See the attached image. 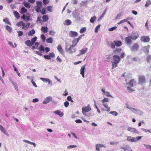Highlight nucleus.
<instances>
[{
	"label": "nucleus",
	"mask_w": 151,
	"mask_h": 151,
	"mask_svg": "<svg viewBox=\"0 0 151 151\" xmlns=\"http://www.w3.org/2000/svg\"><path fill=\"white\" fill-rule=\"evenodd\" d=\"M91 108L90 107L89 104H88L87 106H85V107H83L82 108V112L83 114L87 116H90L91 115V113H89L86 114V113L87 112L91 110Z\"/></svg>",
	"instance_id": "1"
},
{
	"label": "nucleus",
	"mask_w": 151,
	"mask_h": 151,
	"mask_svg": "<svg viewBox=\"0 0 151 151\" xmlns=\"http://www.w3.org/2000/svg\"><path fill=\"white\" fill-rule=\"evenodd\" d=\"M126 105L127 108L129 109L131 111L135 113V114H139L140 115H142L143 114V111H140L139 110L136 109L131 107V106H129L127 104H126Z\"/></svg>",
	"instance_id": "2"
},
{
	"label": "nucleus",
	"mask_w": 151,
	"mask_h": 151,
	"mask_svg": "<svg viewBox=\"0 0 151 151\" xmlns=\"http://www.w3.org/2000/svg\"><path fill=\"white\" fill-rule=\"evenodd\" d=\"M68 45L67 43H66L65 46V50L67 52H68L69 53L71 54L76 52V50L75 48L74 49L70 47L68 48Z\"/></svg>",
	"instance_id": "3"
},
{
	"label": "nucleus",
	"mask_w": 151,
	"mask_h": 151,
	"mask_svg": "<svg viewBox=\"0 0 151 151\" xmlns=\"http://www.w3.org/2000/svg\"><path fill=\"white\" fill-rule=\"evenodd\" d=\"M139 47L138 44L135 43L130 47L131 51L132 52L137 51L139 49Z\"/></svg>",
	"instance_id": "4"
},
{
	"label": "nucleus",
	"mask_w": 151,
	"mask_h": 151,
	"mask_svg": "<svg viewBox=\"0 0 151 151\" xmlns=\"http://www.w3.org/2000/svg\"><path fill=\"white\" fill-rule=\"evenodd\" d=\"M125 42L127 45H131L132 43V41L131 37H127L125 38Z\"/></svg>",
	"instance_id": "5"
},
{
	"label": "nucleus",
	"mask_w": 151,
	"mask_h": 151,
	"mask_svg": "<svg viewBox=\"0 0 151 151\" xmlns=\"http://www.w3.org/2000/svg\"><path fill=\"white\" fill-rule=\"evenodd\" d=\"M131 37L132 39L133 40H136L139 37V34L137 32H132L131 36H129Z\"/></svg>",
	"instance_id": "6"
},
{
	"label": "nucleus",
	"mask_w": 151,
	"mask_h": 151,
	"mask_svg": "<svg viewBox=\"0 0 151 151\" xmlns=\"http://www.w3.org/2000/svg\"><path fill=\"white\" fill-rule=\"evenodd\" d=\"M149 37L147 36H142L141 37L140 40L142 42H148L150 40Z\"/></svg>",
	"instance_id": "7"
},
{
	"label": "nucleus",
	"mask_w": 151,
	"mask_h": 151,
	"mask_svg": "<svg viewBox=\"0 0 151 151\" xmlns=\"http://www.w3.org/2000/svg\"><path fill=\"white\" fill-rule=\"evenodd\" d=\"M127 130L131 132H133L136 134L139 133L137 130L134 128L131 127H128Z\"/></svg>",
	"instance_id": "8"
},
{
	"label": "nucleus",
	"mask_w": 151,
	"mask_h": 151,
	"mask_svg": "<svg viewBox=\"0 0 151 151\" xmlns=\"http://www.w3.org/2000/svg\"><path fill=\"white\" fill-rule=\"evenodd\" d=\"M88 51V48H83L81 50H79V54L77 55V56H79L81 55H83L87 52Z\"/></svg>",
	"instance_id": "9"
},
{
	"label": "nucleus",
	"mask_w": 151,
	"mask_h": 151,
	"mask_svg": "<svg viewBox=\"0 0 151 151\" xmlns=\"http://www.w3.org/2000/svg\"><path fill=\"white\" fill-rule=\"evenodd\" d=\"M73 17L77 20H78L80 19V17L79 16V14L77 12L75 11L73 13Z\"/></svg>",
	"instance_id": "10"
},
{
	"label": "nucleus",
	"mask_w": 151,
	"mask_h": 151,
	"mask_svg": "<svg viewBox=\"0 0 151 151\" xmlns=\"http://www.w3.org/2000/svg\"><path fill=\"white\" fill-rule=\"evenodd\" d=\"M52 97L51 96H49L47 97L43 101V103L44 104H46L52 101Z\"/></svg>",
	"instance_id": "11"
},
{
	"label": "nucleus",
	"mask_w": 151,
	"mask_h": 151,
	"mask_svg": "<svg viewBox=\"0 0 151 151\" xmlns=\"http://www.w3.org/2000/svg\"><path fill=\"white\" fill-rule=\"evenodd\" d=\"M138 80L139 83L141 84L145 83L146 82L145 77L143 76H139Z\"/></svg>",
	"instance_id": "12"
},
{
	"label": "nucleus",
	"mask_w": 151,
	"mask_h": 151,
	"mask_svg": "<svg viewBox=\"0 0 151 151\" xmlns=\"http://www.w3.org/2000/svg\"><path fill=\"white\" fill-rule=\"evenodd\" d=\"M69 35L71 37H75L78 35V33L76 32L71 31L69 32Z\"/></svg>",
	"instance_id": "13"
},
{
	"label": "nucleus",
	"mask_w": 151,
	"mask_h": 151,
	"mask_svg": "<svg viewBox=\"0 0 151 151\" xmlns=\"http://www.w3.org/2000/svg\"><path fill=\"white\" fill-rule=\"evenodd\" d=\"M86 66V65H84L82 66L81 67V70H80V73L81 75L83 77H85L84 76V71L85 69V67Z\"/></svg>",
	"instance_id": "14"
},
{
	"label": "nucleus",
	"mask_w": 151,
	"mask_h": 151,
	"mask_svg": "<svg viewBox=\"0 0 151 151\" xmlns=\"http://www.w3.org/2000/svg\"><path fill=\"white\" fill-rule=\"evenodd\" d=\"M0 130L1 132L5 135L7 136H9V134L8 133L7 131L1 125H0Z\"/></svg>",
	"instance_id": "15"
},
{
	"label": "nucleus",
	"mask_w": 151,
	"mask_h": 151,
	"mask_svg": "<svg viewBox=\"0 0 151 151\" xmlns=\"http://www.w3.org/2000/svg\"><path fill=\"white\" fill-rule=\"evenodd\" d=\"M120 58L119 56L117 55H114L113 56V60L114 62L119 63L120 60Z\"/></svg>",
	"instance_id": "16"
},
{
	"label": "nucleus",
	"mask_w": 151,
	"mask_h": 151,
	"mask_svg": "<svg viewBox=\"0 0 151 151\" xmlns=\"http://www.w3.org/2000/svg\"><path fill=\"white\" fill-rule=\"evenodd\" d=\"M150 47L149 45L143 47V51L146 54H148L149 53Z\"/></svg>",
	"instance_id": "17"
},
{
	"label": "nucleus",
	"mask_w": 151,
	"mask_h": 151,
	"mask_svg": "<svg viewBox=\"0 0 151 151\" xmlns=\"http://www.w3.org/2000/svg\"><path fill=\"white\" fill-rule=\"evenodd\" d=\"M55 114L58 115L60 117L63 116L64 114L63 112H61L60 111L58 110L53 112Z\"/></svg>",
	"instance_id": "18"
},
{
	"label": "nucleus",
	"mask_w": 151,
	"mask_h": 151,
	"mask_svg": "<svg viewBox=\"0 0 151 151\" xmlns=\"http://www.w3.org/2000/svg\"><path fill=\"white\" fill-rule=\"evenodd\" d=\"M127 140L131 142H135L136 139L135 137L132 136H128L127 137Z\"/></svg>",
	"instance_id": "19"
},
{
	"label": "nucleus",
	"mask_w": 151,
	"mask_h": 151,
	"mask_svg": "<svg viewBox=\"0 0 151 151\" xmlns=\"http://www.w3.org/2000/svg\"><path fill=\"white\" fill-rule=\"evenodd\" d=\"M108 45L113 49H114L115 47L114 43L112 42H108Z\"/></svg>",
	"instance_id": "20"
},
{
	"label": "nucleus",
	"mask_w": 151,
	"mask_h": 151,
	"mask_svg": "<svg viewBox=\"0 0 151 151\" xmlns=\"http://www.w3.org/2000/svg\"><path fill=\"white\" fill-rule=\"evenodd\" d=\"M114 43L115 45L117 47H120L122 45V42L120 41H116L114 40Z\"/></svg>",
	"instance_id": "21"
},
{
	"label": "nucleus",
	"mask_w": 151,
	"mask_h": 151,
	"mask_svg": "<svg viewBox=\"0 0 151 151\" xmlns=\"http://www.w3.org/2000/svg\"><path fill=\"white\" fill-rule=\"evenodd\" d=\"M23 141L26 143L33 145L34 147H36V144L35 143L30 142L26 139L23 140Z\"/></svg>",
	"instance_id": "22"
},
{
	"label": "nucleus",
	"mask_w": 151,
	"mask_h": 151,
	"mask_svg": "<svg viewBox=\"0 0 151 151\" xmlns=\"http://www.w3.org/2000/svg\"><path fill=\"white\" fill-rule=\"evenodd\" d=\"M57 49L61 54H63V51L61 45H58Z\"/></svg>",
	"instance_id": "23"
},
{
	"label": "nucleus",
	"mask_w": 151,
	"mask_h": 151,
	"mask_svg": "<svg viewBox=\"0 0 151 151\" xmlns=\"http://www.w3.org/2000/svg\"><path fill=\"white\" fill-rule=\"evenodd\" d=\"M72 22L69 19H67L65 20L63 24L65 25H69L71 24Z\"/></svg>",
	"instance_id": "24"
},
{
	"label": "nucleus",
	"mask_w": 151,
	"mask_h": 151,
	"mask_svg": "<svg viewBox=\"0 0 151 151\" xmlns=\"http://www.w3.org/2000/svg\"><path fill=\"white\" fill-rule=\"evenodd\" d=\"M127 84L128 85H129L130 87H133V85L135 84V81L134 80H132Z\"/></svg>",
	"instance_id": "25"
},
{
	"label": "nucleus",
	"mask_w": 151,
	"mask_h": 151,
	"mask_svg": "<svg viewBox=\"0 0 151 151\" xmlns=\"http://www.w3.org/2000/svg\"><path fill=\"white\" fill-rule=\"evenodd\" d=\"M40 79L44 82L46 83L48 82L49 84L50 83V80L48 78H41Z\"/></svg>",
	"instance_id": "26"
},
{
	"label": "nucleus",
	"mask_w": 151,
	"mask_h": 151,
	"mask_svg": "<svg viewBox=\"0 0 151 151\" xmlns=\"http://www.w3.org/2000/svg\"><path fill=\"white\" fill-rule=\"evenodd\" d=\"M112 63V69H114L115 68H116L117 66V65L118 64V63H117V62H115L114 61H111Z\"/></svg>",
	"instance_id": "27"
},
{
	"label": "nucleus",
	"mask_w": 151,
	"mask_h": 151,
	"mask_svg": "<svg viewBox=\"0 0 151 151\" xmlns=\"http://www.w3.org/2000/svg\"><path fill=\"white\" fill-rule=\"evenodd\" d=\"M37 37H35L34 38L31 39L30 40L31 45H33L35 44V42L37 40Z\"/></svg>",
	"instance_id": "28"
},
{
	"label": "nucleus",
	"mask_w": 151,
	"mask_h": 151,
	"mask_svg": "<svg viewBox=\"0 0 151 151\" xmlns=\"http://www.w3.org/2000/svg\"><path fill=\"white\" fill-rule=\"evenodd\" d=\"M27 12V10L24 7H22L21 9L20 13L21 14H23Z\"/></svg>",
	"instance_id": "29"
},
{
	"label": "nucleus",
	"mask_w": 151,
	"mask_h": 151,
	"mask_svg": "<svg viewBox=\"0 0 151 151\" xmlns=\"http://www.w3.org/2000/svg\"><path fill=\"white\" fill-rule=\"evenodd\" d=\"M23 4L24 6L27 8H29L30 7V3L26 2L24 1L23 2Z\"/></svg>",
	"instance_id": "30"
},
{
	"label": "nucleus",
	"mask_w": 151,
	"mask_h": 151,
	"mask_svg": "<svg viewBox=\"0 0 151 151\" xmlns=\"http://www.w3.org/2000/svg\"><path fill=\"white\" fill-rule=\"evenodd\" d=\"M84 34H83L79 36V37L75 39H74V42H78L81 39L82 37L84 36Z\"/></svg>",
	"instance_id": "31"
},
{
	"label": "nucleus",
	"mask_w": 151,
	"mask_h": 151,
	"mask_svg": "<svg viewBox=\"0 0 151 151\" xmlns=\"http://www.w3.org/2000/svg\"><path fill=\"white\" fill-rule=\"evenodd\" d=\"M16 25L18 27H21L25 25V24L22 21H20L17 23L16 24Z\"/></svg>",
	"instance_id": "32"
},
{
	"label": "nucleus",
	"mask_w": 151,
	"mask_h": 151,
	"mask_svg": "<svg viewBox=\"0 0 151 151\" xmlns=\"http://www.w3.org/2000/svg\"><path fill=\"white\" fill-rule=\"evenodd\" d=\"M15 16L17 19H19L20 17L19 14L17 11H14L13 12Z\"/></svg>",
	"instance_id": "33"
},
{
	"label": "nucleus",
	"mask_w": 151,
	"mask_h": 151,
	"mask_svg": "<svg viewBox=\"0 0 151 151\" xmlns=\"http://www.w3.org/2000/svg\"><path fill=\"white\" fill-rule=\"evenodd\" d=\"M39 44H40L38 42H36L35 44V46H32V49L33 50H34L35 49H37L38 47V45H39Z\"/></svg>",
	"instance_id": "34"
},
{
	"label": "nucleus",
	"mask_w": 151,
	"mask_h": 151,
	"mask_svg": "<svg viewBox=\"0 0 151 151\" xmlns=\"http://www.w3.org/2000/svg\"><path fill=\"white\" fill-rule=\"evenodd\" d=\"M25 44L26 45L28 46H32V45H31L30 40H29L26 41L25 42Z\"/></svg>",
	"instance_id": "35"
},
{
	"label": "nucleus",
	"mask_w": 151,
	"mask_h": 151,
	"mask_svg": "<svg viewBox=\"0 0 151 151\" xmlns=\"http://www.w3.org/2000/svg\"><path fill=\"white\" fill-rule=\"evenodd\" d=\"M35 31L34 29H32V30L29 31V32L28 35L29 36H32L35 33Z\"/></svg>",
	"instance_id": "36"
},
{
	"label": "nucleus",
	"mask_w": 151,
	"mask_h": 151,
	"mask_svg": "<svg viewBox=\"0 0 151 151\" xmlns=\"http://www.w3.org/2000/svg\"><path fill=\"white\" fill-rule=\"evenodd\" d=\"M41 30L44 33H46L47 32V27H42L41 28Z\"/></svg>",
	"instance_id": "37"
},
{
	"label": "nucleus",
	"mask_w": 151,
	"mask_h": 151,
	"mask_svg": "<svg viewBox=\"0 0 151 151\" xmlns=\"http://www.w3.org/2000/svg\"><path fill=\"white\" fill-rule=\"evenodd\" d=\"M35 10L37 13H40L41 12V9L40 7L35 6L34 7Z\"/></svg>",
	"instance_id": "38"
},
{
	"label": "nucleus",
	"mask_w": 151,
	"mask_h": 151,
	"mask_svg": "<svg viewBox=\"0 0 151 151\" xmlns=\"http://www.w3.org/2000/svg\"><path fill=\"white\" fill-rule=\"evenodd\" d=\"M11 82L12 83V84L13 85L16 91H18V87L17 86V83L14 82L13 81H12V82Z\"/></svg>",
	"instance_id": "39"
},
{
	"label": "nucleus",
	"mask_w": 151,
	"mask_h": 151,
	"mask_svg": "<svg viewBox=\"0 0 151 151\" xmlns=\"http://www.w3.org/2000/svg\"><path fill=\"white\" fill-rule=\"evenodd\" d=\"M96 17L95 16L93 17H92L90 20V22L91 23H93L94 22L96 21Z\"/></svg>",
	"instance_id": "40"
},
{
	"label": "nucleus",
	"mask_w": 151,
	"mask_h": 151,
	"mask_svg": "<svg viewBox=\"0 0 151 151\" xmlns=\"http://www.w3.org/2000/svg\"><path fill=\"white\" fill-rule=\"evenodd\" d=\"M86 30V27H83L80 30V32L81 33H83Z\"/></svg>",
	"instance_id": "41"
},
{
	"label": "nucleus",
	"mask_w": 151,
	"mask_h": 151,
	"mask_svg": "<svg viewBox=\"0 0 151 151\" xmlns=\"http://www.w3.org/2000/svg\"><path fill=\"white\" fill-rule=\"evenodd\" d=\"M122 50V49L120 48H118L116 49L115 50H114V51L115 54H117L118 52H120Z\"/></svg>",
	"instance_id": "42"
},
{
	"label": "nucleus",
	"mask_w": 151,
	"mask_h": 151,
	"mask_svg": "<svg viewBox=\"0 0 151 151\" xmlns=\"http://www.w3.org/2000/svg\"><path fill=\"white\" fill-rule=\"evenodd\" d=\"M42 19H43V20L45 22H46L48 20V17L47 15H44L43 16Z\"/></svg>",
	"instance_id": "43"
},
{
	"label": "nucleus",
	"mask_w": 151,
	"mask_h": 151,
	"mask_svg": "<svg viewBox=\"0 0 151 151\" xmlns=\"http://www.w3.org/2000/svg\"><path fill=\"white\" fill-rule=\"evenodd\" d=\"M46 42L49 43H52V37H49L46 39Z\"/></svg>",
	"instance_id": "44"
},
{
	"label": "nucleus",
	"mask_w": 151,
	"mask_h": 151,
	"mask_svg": "<svg viewBox=\"0 0 151 151\" xmlns=\"http://www.w3.org/2000/svg\"><path fill=\"white\" fill-rule=\"evenodd\" d=\"M146 60L148 63L151 62V55H147Z\"/></svg>",
	"instance_id": "45"
},
{
	"label": "nucleus",
	"mask_w": 151,
	"mask_h": 151,
	"mask_svg": "<svg viewBox=\"0 0 151 151\" xmlns=\"http://www.w3.org/2000/svg\"><path fill=\"white\" fill-rule=\"evenodd\" d=\"M37 7H41L42 6V3L40 1H37L36 2Z\"/></svg>",
	"instance_id": "46"
},
{
	"label": "nucleus",
	"mask_w": 151,
	"mask_h": 151,
	"mask_svg": "<svg viewBox=\"0 0 151 151\" xmlns=\"http://www.w3.org/2000/svg\"><path fill=\"white\" fill-rule=\"evenodd\" d=\"M47 10L48 11L50 12H52V6H49L47 7Z\"/></svg>",
	"instance_id": "47"
},
{
	"label": "nucleus",
	"mask_w": 151,
	"mask_h": 151,
	"mask_svg": "<svg viewBox=\"0 0 151 151\" xmlns=\"http://www.w3.org/2000/svg\"><path fill=\"white\" fill-rule=\"evenodd\" d=\"M151 4V1L150 0H147L146 2V4H145V6L146 7H148Z\"/></svg>",
	"instance_id": "48"
},
{
	"label": "nucleus",
	"mask_w": 151,
	"mask_h": 151,
	"mask_svg": "<svg viewBox=\"0 0 151 151\" xmlns=\"http://www.w3.org/2000/svg\"><path fill=\"white\" fill-rule=\"evenodd\" d=\"M104 94L105 96L107 97H109L111 98H113L112 96L110 94L109 92L106 91Z\"/></svg>",
	"instance_id": "49"
},
{
	"label": "nucleus",
	"mask_w": 151,
	"mask_h": 151,
	"mask_svg": "<svg viewBox=\"0 0 151 151\" xmlns=\"http://www.w3.org/2000/svg\"><path fill=\"white\" fill-rule=\"evenodd\" d=\"M109 114H111L113 115H114L115 116H117L118 115V113L116 111H111L109 112Z\"/></svg>",
	"instance_id": "50"
},
{
	"label": "nucleus",
	"mask_w": 151,
	"mask_h": 151,
	"mask_svg": "<svg viewBox=\"0 0 151 151\" xmlns=\"http://www.w3.org/2000/svg\"><path fill=\"white\" fill-rule=\"evenodd\" d=\"M101 25L100 24L97 26L95 29V32L97 33L98 32L99 29Z\"/></svg>",
	"instance_id": "51"
},
{
	"label": "nucleus",
	"mask_w": 151,
	"mask_h": 151,
	"mask_svg": "<svg viewBox=\"0 0 151 151\" xmlns=\"http://www.w3.org/2000/svg\"><path fill=\"white\" fill-rule=\"evenodd\" d=\"M46 8H43L42 9L41 13L42 15H44L46 14Z\"/></svg>",
	"instance_id": "52"
},
{
	"label": "nucleus",
	"mask_w": 151,
	"mask_h": 151,
	"mask_svg": "<svg viewBox=\"0 0 151 151\" xmlns=\"http://www.w3.org/2000/svg\"><path fill=\"white\" fill-rule=\"evenodd\" d=\"M39 50L40 51H44L45 48L44 46L43 45H41V46L39 48Z\"/></svg>",
	"instance_id": "53"
},
{
	"label": "nucleus",
	"mask_w": 151,
	"mask_h": 151,
	"mask_svg": "<svg viewBox=\"0 0 151 151\" xmlns=\"http://www.w3.org/2000/svg\"><path fill=\"white\" fill-rule=\"evenodd\" d=\"M141 129L142 131L145 132H148L151 133V130L150 129H147L145 128H141Z\"/></svg>",
	"instance_id": "54"
},
{
	"label": "nucleus",
	"mask_w": 151,
	"mask_h": 151,
	"mask_svg": "<svg viewBox=\"0 0 151 151\" xmlns=\"http://www.w3.org/2000/svg\"><path fill=\"white\" fill-rule=\"evenodd\" d=\"M6 29L9 32H11L12 31L11 27L8 25L6 26Z\"/></svg>",
	"instance_id": "55"
},
{
	"label": "nucleus",
	"mask_w": 151,
	"mask_h": 151,
	"mask_svg": "<svg viewBox=\"0 0 151 151\" xmlns=\"http://www.w3.org/2000/svg\"><path fill=\"white\" fill-rule=\"evenodd\" d=\"M101 102L104 103L105 102H109V99L108 98H105L104 99L101 100Z\"/></svg>",
	"instance_id": "56"
},
{
	"label": "nucleus",
	"mask_w": 151,
	"mask_h": 151,
	"mask_svg": "<svg viewBox=\"0 0 151 151\" xmlns=\"http://www.w3.org/2000/svg\"><path fill=\"white\" fill-rule=\"evenodd\" d=\"M8 43H9V45L12 46L13 47H15L17 46V44L15 43H14V45H15V46H14L13 45V43L11 42H10V41Z\"/></svg>",
	"instance_id": "57"
},
{
	"label": "nucleus",
	"mask_w": 151,
	"mask_h": 151,
	"mask_svg": "<svg viewBox=\"0 0 151 151\" xmlns=\"http://www.w3.org/2000/svg\"><path fill=\"white\" fill-rule=\"evenodd\" d=\"M127 89L128 91V92L129 93H131L134 91V90L131 88V87L128 86L127 87Z\"/></svg>",
	"instance_id": "58"
},
{
	"label": "nucleus",
	"mask_w": 151,
	"mask_h": 151,
	"mask_svg": "<svg viewBox=\"0 0 151 151\" xmlns=\"http://www.w3.org/2000/svg\"><path fill=\"white\" fill-rule=\"evenodd\" d=\"M116 28H117L115 26V27L109 28L108 29V30L110 31H113L116 29Z\"/></svg>",
	"instance_id": "59"
},
{
	"label": "nucleus",
	"mask_w": 151,
	"mask_h": 151,
	"mask_svg": "<svg viewBox=\"0 0 151 151\" xmlns=\"http://www.w3.org/2000/svg\"><path fill=\"white\" fill-rule=\"evenodd\" d=\"M17 32L18 33V36L19 37H20V36H22L23 34V32L21 31H18Z\"/></svg>",
	"instance_id": "60"
},
{
	"label": "nucleus",
	"mask_w": 151,
	"mask_h": 151,
	"mask_svg": "<svg viewBox=\"0 0 151 151\" xmlns=\"http://www.w3.org/2000/svg\"><path fill=\"white\" fill-rule=\"evenodd\" d=\"M144 145L145 146L146 148L148 149H149L150 150V151H151V146L149 145H146L145 144H144Z\"/></svg>",
	"instance_id": "61"
},
{
	"label": "nucleus",
	"mask_w": 151,
	"mask_h": 151,
	"mask_svg": "<svg viewBox=\"0 0 151 151\" xmlns=\"http://www.w3.org/2000/svg\"><path fill=\"white\" fill-rule=\"evenodd\" d=\"M77 147V146L76 145H69L67 147V148L68 149H71L72 148L74 147Z\"/></svg>",
	"instance_id": "62"
},
{
	"label": "nucleus",
	"mask_w": 151,
	"mask_h": 151,
	"mask_svg": "<svg viewBox=\"0 0 151 151\" xmlns=\"http://www.w3.org/2000/svg\"><path fill=\"white\" fill-rule=\"evenodd\" d=\"M64 104L65 106L67 107L69 106V103L68 101H66L64 102Z\"/></svg>",
	"instance_id": "63"
},
{
	"label": "nucleus",
	"mask_w": 151,
	"mask_h": 151,
	"mask_svg": "<svg viewBox=\"0 0 151 151\" xmlns=\"http://www.w3.org/2000/svg\"><path fill=\"white\" fill-rule=\"evenodd\" d=\"M44 57L45 58L48 60H50L51 59V58L50 57V56L49 55H44Z\"/></svg>",
	"instance_id": "64"
}]
</instances>
